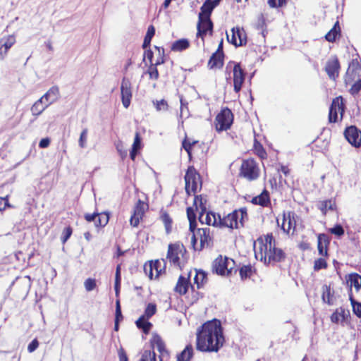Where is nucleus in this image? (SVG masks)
Returning a JSON list of instances; mask_svg holds the SVG:
<instances>
[{
	"mask_svg": "<svg viewBox=\"0 0 361 361\" xmlns=\"http://www.w3.org/2000/svg\"><path fill=\"white\" fill-rule=\"evenodd\" d=\"M214 7L211 4V0H206L202 6L200 8V12L198 16L199 20L200 22L202 19L206 18L207 24L212 27V20L210 19V16L212 14V11L214 10Z\"/></svg>",
	"mask_w": 361,
	"mask_h": 361,
	"instance_id": "obj_18",
	"label": "nucleus"
},
{
	"mask_svg": "<svg viewBox=\"0 0 361 361\" xmlns=\"http://www.w3.org/2000/svg\"><path fill=\"white\" fill-rule=\"evenodd\" d=\"M73 230L71 226L66 227L63 231L62 235L61 237V240L63 244H64L68 238L71 237L72 234Z\"/></svg>",
	"mask_w": 361,
	"mask_h": 361,
	"instance_id": "obj_50",
	"label": "nucleus"
},
{
	"mask_svg": "<svg viewBox=\"0 0 361 361\" xmlns=\"http://www.w3.org/2000/svg\"><path fill=\"white\" fill-rule=\"evenodd\" d=\"M187 216L188 221H195L196 220V214L195 210L192 207L187 208Z\"/></svg>",
	"mask_w": 361,
	"mask_h": 361,
	"instance_id": "obj_60",
	"label": "nucleus"
},
{
	"mask_svg": "<svg viewBox=\"0 0 361 361\" xmlns=\"http://www.w3.org/2000/svg\"><path fill=\"white\" fill-rule=\"evenodd\" d=\"M255 256L257 259L263 261L264 264L267 263V255L269 250V243L264 241L261 238L254 242Z\"/></svg>",
	"mask_w": 361,
	"mask_h": 361,
	"instance_id": "obj_12",
	"label": "nucleus"
},
{
	"mask_svg": "<svg viewBox=\"0 0 361 361\" xmlns=\"http://www.w3.org/2000/svg\"><path fill=\"white\" fill-rule=\"evenodd\" d=\"M157 349L161 353L165 351V346L164 342L161 341L160 338H157V339L155 341L154 343Z\"/></svg>",
	"mask_w": 361,
	"mask_h": 361,
	"instance_id": "obj_54",
	"label": "nucleus"
},
{
	"mask_svg": "<svg viewBox=\"0 0 361 361\" xmlns=\"http://www.w3.org/2000/svg\"><path fill=\"white\" fill-rule=\"evenodd\" d=\"M248 219L247 209L245 207L235 209L223 218L218 216L219 227L229 228L231 229L238 228L239 226L243 227L245 221Z\"/></svg>",
	"mask_w": 361,
	"mask_h": 361,
	"instance_id": "obj_2",
	"label": "nucleus"
},
{
	"mask_svg": "<svg viewBox=\"0 0 361 361\" xmlns=\"http://www.w3.org/2000/svg\"><path fill=\"white\" fill-rule=\"evenodd\" d=\"M141 147V139L137 133L134 139L132 149L139 150Z\"/></svg>",
	"mask_w": 361,
	"mask_h": 361,
	"instance_id": "obj_58",
	"label": "nucleus"
},
{
	"mask_svg": "<svg viewBox=\"0 0 361 361\" xmlns=\"http://www.w3.org/2000/svg\"><path fill=\"white\" fill-rule=\"evenodd\" d=\"M120 269H121V265L118 264L116 267L115 281H114V290H115L116 295H118V286H119V283H120V281H121Z\"/></svg>",
	"mask_w": 361,
	"mask_h": 361,
	"instance_id": "obj_48",
	"label": "nucleus"
},
{
	"mask_svg": "<svg viewBox=\"0 0 361 361\" xmlns=\"http://www.w3.org/2000/svg\"><path fill=\"white\" fill-rule=\"evenodd\" d=\"M270 202L269 195L268 191L264 190L260 195L255 197L252 200V203L262 207H266Z\"/></svg>",
	"mask_w": 361,
	"mask_h": 361,
	"instance_id": "obj_25",
	"label": "nucleus"
},
{
	"mask_svg": "<svg viewBox=\"0 0 361 361\" xmlns=\"http://www.w3.org/2000/svg\"><path fill=\"white\" fill-rule=\"evenodd\" d=\"M84 286L88 292L93 290L96 288V280L92 278L87 279L84 282Z\"/></svg>",
	"mask_w": 361,
	"mask_h": 361,
	"instance_id": "obj_46",
	"label": "nucleus"
},
{
	"mask_svg": "<svg viewBox=\"0 0 361 361\" xmlns=\"http://www.w3.org/2000/svg\"><path fill=\"white\" fill-rule=\"evenodd\" d=\"M336 207L335 202L332 200H326L320 202L319 209L323 214H326L328 209L334 210Z\"/></svg>",
	"mask_w": 361,
	"mask_h": 361,
	"instance_id": "obj_33",
	"label": "nucleus"
},
{
	"mask_svg": "<svg viewBox=\"0 0 361 361\" xmlns=\"http://www.w3.org/2000/svg\"><path fill=\"white\" fill-rule=\"evenodd\" d=\"M345 104L341 96L337 97L333 99L329 108V121L331 123H336L338 121V114L341 116L342 119L345 112Z\"/></svg>",
	"mask_w": 361,
	"mask_h": 361,
	"instance_id": "obj_6",
	"label": "nucleus"
},
{
	"mask_svg": "<svg viewBox=\"0 0 361 361\" xmlns=\"http://www.w3.org/2000/svg\"><path fill=\"white\" fill-rule=\"evenodd\" d=\"M15 42V39L13 37H9L7 40L1 43V47H4V53L6 54L8 50L13 46Z\"/></svg>",
	"mask_w": 361,
	"mask_h": 361,
	"instance_id": "obj_52",
	"label": "nucleus"
},
{
	"mask_svg": "<svg viewBox=\"0 0 361 361\" xmlns=\"http://www.w3.org/2000/svg\"><path fill=\"white\" fill-rule=\"evenodd\" d=\"M123 318L122 314H121V309L120 305L119 300H116V318L115 321L116 323H118L120 319Z\"/></svg>",
	"mask_w": 361,
	"mask_h": 361,
	"instance_id": "obj_53",
	"label": "nucleus"
},
{
	"mask_svg": "<svg viewBox=\"0 0 361 361\" xmlns=\"http://www.w3.org/2000/svg\"><path fill=\"white\" fill-rule=\"evenodd\" d=\"M225 341L221 323L213 319L203 324L197 331V350L218 352Z\"/></svg>",
	"mask_w": 361,
	"mask_h": 361,
	"instance_id": "obj_1",
	"label": "nucleus"
},
{
	"mask_svg": "<svg viewBox=\"0 0 361 361\" xmlns=\"http://www.w3.org/2000/svg\"><path fill=\"white\" fill-rule=\"evenodd\" d=\"M142 219V216H137V215L133 214L130 219V225L134 227L137 226L140 223V221Z\"/></svg>",
	"mask_w": 361,
	"mask_h": 361,
	"instance_id": "obj_56",
	"label": "nucleus"
},
{
	"mask_svg": "<svg viewBox=\"0 0 361 361\" xmlns=\"http://www.w3.org/2000/svg\"><path fill=\"white\" fill-rule=\"evenodd\" d=\"M325 287H326V290L324 291V293H323L322 300H324V302H326L329 305H331V302L330 301V288L326 286Z\"/></svg>",
	"mask_w": 361,
	"mask_h": 361,
	"instance_id": "obj_55",
	"label": "nucleus"
},
{
	"mask_svg": "<svg viewBox=\"0 0 361 361\" xmlns=\"http://www.w3.org/2000/svg\"><path fill=\"white\" fill-rule=\"evenodd\" d=\"M87 134H88L87 128H84L80 133L79 140H78V145L81 148H85L87 146Z\"/></svg>",
	"mask_w": 361,
	"mask_h": 361,
	"instance_id": "obj_42",
	"label": "nucleus"
},
{
	"mask_svg": "<svg viewBox=\"0 0 361 361\" xmlns=\"http://www.w3.org/2000/svg\"><path fill=\"white\" fill-rule=\"evenodd\" d=\"M157 66L152 63L149 68L148 73L150 79L157 80L159 78V71L157 70Z\"/></svg>",
	"mask_w": 361,
	"mask_h": 361,
	"instance_id": "obj_49",
	"label": "nucleus"
},
{
	"mask_svg": "<svg viewBox=\"0 0 361 361\" xmlns=\"http://www.w3.org/2000/svg\"><path fill=\"white\" fill-rule=\"evenodd\" d=\"M155 49L158 51V57L156 60V62L154 63L155 66H159L165 62L164 60V49L163 47H159L155 46Z\"/></svg>",
	"mask_w": 361,
	"mask_h": 361,
	"instance_id": "obj_44",
	"label": "nucleus"
},
{
	"mask_svg": "<svg viewBox=\"0 0 361 361\" xmlns=\"http://www.w3.org/2000/svg\"><path fill=\"white\" fill-rule=\"evenodd\" d=\"M190 274L191 272L188 274V278L183 276H179L176 286H175L174 288V290L176 293H178L180 295H185L187 293L188 286L190 285L188 279L190 278Z\"/></svg>",
	"mask_w": 361,
	"mask_h": 361,
	"instance_id": "obj_22",
	"label": "nucleus"
},
{
	"mask_svg": "<svg viewBox=\"0 0 361 361\" xmlns=\"http://www.w3.org/2000/svg\"><path fill=\"white\" fill-rule=\"evenodd\" d=\"M47 92L51 97V102L54 103L59 98V89L57 86L51 87Z\"/></svg>",
	"mask_w": 361,
	"mask_h": 361,
	"instance_id": "obj_43",
	"label": "nucleus"
},
{
	"mask_svg": "<svg viewBox=\"0 0 361 361\" xmlns=\"http://www.w3.org/2000/svg\"><path fill=\"white\" fill-rule=\"evenodd\" d=\"M161 220L164 224L166 233L169 234L172 230V219L170 217L169 214L166 212H164L161 216Z\"/></svg>",
	"mask_w": 361,
	"mask_h": 361,
	"instance_id": "obj_36",
	"label": "nucleus"
},
{
	"mask_svg": "<svg viewBox=\"0 0 361 361\" xmlns=\"http://www.w3.org/2000/svg\"><path fill=\"white\" fill-rule=\"evenodd\" d=\"M361 90V79L357 80L350 87V93L355 96L357 95Z\"/></svg>",
	"mask_w": 361,
	"mask_h": 361,
	"instance_id": "obj_51",
	"label": "nucleus"
},
{
	"mask_svg": "<svg viewBox=\"0 0 361 361\" xmlns=\"http://www.w3.org/2000/svg\"><path fill=\"white\" fill-rule=\"evenodd\" d=\"M152 39V37L146 33L145 38H144V42L142 44L143 49H146L150 46Z\"/></svg>",
	"mask_w": 361,
	"mask_h": 361,
	"instance_id": "obj_64",
	"label": "nucleus"
},
{
	"mask_svg": "<svg viewBox=\"0 0 361 361\" xmlns=\"http://www.w3.org/2000/svg\"><path fill=\"white\" fill-rule=\"evenodd\" d=\"M235 264L232 259L228 257L223 258L221 256L217 257L213 262V270L219 275H224L226 272L227 274L232 273V267L229 266Z\"/></svg>",
	"mask_w": 361,
	"mask_h": 361,
	"instance_id": "obj_8",
	"label": "nucleus"
},
{
	"mask_svg": "<svg viewBox=\"0 0 361 361\" xmlns=\"http://www.w3.org/2000/svg\"><path fill=\"white\" fill-rule=\"evenodd\" d=\"M329 232L331 234L341 237L344 235L345 231L341 224H336L329 229Z\"/></svg>",
	"mask_w": 361,
	"mask_h": 361,
	"instance_id": "obj_45",
	"label": "nucleus"
},
{
	"mask_svg": "<svg viewBox=\"0 0 361 361\" xmlns=\"http://www.w3.org/2000/svg\"><path fill=\"white\" fill-rule=\"evenodd\" d=\"M240 175L249 180L257 179L259 171L256 162L253 159L244 160L240 167Z\"/></svg>",
	"mask_w": 361,
	"mask_h": 361,
	"instance_id": "obj_7",
	"label": "nucleus"
},
{
	"mask_svg": "<svg viewBox=\"0 0 361 361\" xmlns=\"http://www.w3.org/2000/svg\"><path fill=\"white\" fill-rule=\"evenodd\" d=\"M153 104L158 111H166L168 110L169 105L164 99L153 101Z\"/></svg>",
	"mask_w": 361,
	"mask_h": 361,
	"instance_id": "obj_40",
	"label": "nucleus"
},
{
	"mask_svg": "<svg viewBox=\"0 0 361 361\" xmlns=\"http://www.w3.org/2000/svg\"><path fill=\"white\" fill-rule=\"evenodd\" d=\"M349 315V312L345 313L343 308L340 307L337 309L331 316V321L333 323H338L339 322H343L345 318Z\"/></svg>",
	"mask_w": 361,
	"mask_h": 361,
	"instance_id": "obj_28",
	"label": "nucleus"
},
{
	"mask_svg": "<svg viewBox=\"0 0 361 361\" xmlns=\"http://www.w3.org/2000/svg\"><path fill=\"white\" fill-rule=\"evenodd\" d=\"M193 355L192 345H188L185 349L177 355V361H189Z\"/></svg>",
	"mask_w": 361,
	"mask_h": 361,
	"instance_id": "obj_29",
	"label": "nucleus"
},
{
	"mask_svg": "<svg viewBox=\"0 0 361 361\" xmlns=\"http://www.w3.org/2000/svg\"><path fill=\"white\" fill-rule=\"evenodd\" d=\"M231 63L234 64L233 68V88L235 92H238L240 91L242 85L245 81V73L241 68L240 64L239 63H235L233 61H230L226 68H228V66Z\"/></svg>",
	"mask_w": 361,
	"mask_h": 361,
	"instance_id": "obj_10",
	"label": "nucleus"
},
{
	"mask_svg": "<svg viewBox=\"0 0 361 361\" xmlns=\"http://www.w3.org/2000/svg\"><path fill=\"white\" fill-rule=\"evenodd\" d=\"M197 234L200 236L201 247H209L212 244V236L210 234V228L205 227L199 228Z\"/></svg>",
	"mask_w": 361,
	"mask_h": 361,
	"instance_id": "obj_19",
	"label": "nucleus"
},
{
	"mask_svg": "<svg viewBox=\"0 0 361 361\" xmlns=\"http://www.w3.org/2000/svg\"><path fill=\"white\" fill-rule=\"evenodd\" d=\"M347 284L349 286L348 295L350 296L352 292L353 286L355 288L356 291H359L361 288V276L357 273L350 274L346 279Z\"/></svg>",
	"mask_w": 361,
	"mask_h": 361,
	"instance_id": "obj_20",
	"label": "nucleus"
},
{
	"mask_svg": "<svg viewBox=\"0 0 361 361\" xmlns=\"http://www.w3.org/2000/svg\"><path fill=\"white\" fill-rule=\"evenodd\" d=\"M145 204L144 202L139 200L135 207L133 214H136L137 216H143L144 213H145Z\"/></svg>",
	"mask_w": 361,
	"mask_h": 361,
	"instance_id": "obj_41",
	"label": "nucleus"
},
{
	"mask_svg": "<svg viewBox=\"0 0 361 361\" xmlns=\"http://www.w3.org/2000/svg\"><path fill=\"white\" fill-rule=\"evenodd\" d=\"M118 354L119 361H128V358L126 355V353L122 348H121L118 350Z\"/></svg>",
	"mask_w": 361,
	"mask_h": 361,
	"instance_id": "obj_62",
	"label": "nucleus"
},
{
	"mask_svg": "<svg viewBox=\"0 0 361 361\" xmlns=\"http://www.w3.org/2000/svg\"><path fill=\"white\" fill-rule=\"evenodd\" d=\"M252 271V267L250 264L243 266L239 270L240 278L244 280L250 277Z\"/></svg>",
	"mask_w": 361,
	"mask_h": 361,
	"instance_id": "obj_38",
	"label": "nucleus"
},
{
	"mask_svg": "<svg viewBox=\"0 0 361 361\" xmlns=\"http://www.w3.org/2000/svg\"><path fill=\"white\" fill-rule=\"evenodd\" d=\"M349 300L352 305L353 313L359 318L361 317V302L356 301L353 296V293L350 294Z\"/></svg>",
	"mask_w": 361,
	"mask_h": 361,
	"instance_id": "obj_35",
	"label": "nucleus"
},
{
	"mask_svg": "<svg viewBox=\"0 0 361 361\" xmlns=\"http://www.w3.org/2000/svg\"><path fill=\"white\" fill-rule=\"evenodd\" d=\"M121 97L123 106L129 107L132 99L131 83L128 79L123 78L121 85Z\"/></svg>",
	"mask_w": 361,
	"mask_h": 361,
	"instance_id": "obj_14",
	"label": "nucleus"
},
{
	"mask_svg": "<svg viewBox=\"0 0 361 361\" xmlns=\"http://www.w3.org/2000/svg\"><path fill=\"white\" fill-rule=\"evenodd\" d=\"M184 249L183 245L179 244H169L167 252V259L174 265L179 264V252Z\"/></svg>",
	"mask_w": 361,
	"mask_h": 361,
	"instance_id": "obj_16",
	"label": "nucleus"
},
{
	"mask_svg": "<svg viewBox=\"0 0 361 361\" xmlns=\"http://www.w3.org/2000/svg\"><path fill=\"white\" fill-rule=\"evenodd\" d=\"M197 28V36L201 37L203 39L204 36L207 34L208 31H209L211 33L212 32L213 23L212 22V27H209V25L207 24L206 18H202L201 22L200 20L198 19Z\"/></svg>",
	"mask_w": 361,
	"mask_h": 361,
	"instance_id": "obj_23",
	"label": "nucleus"
},
{
	"mask_svg": "<svg viewBox=\"0 0 361 361\" xmlns=\"http://www.w3.org/2000/svg\"><path fill=\"white\" fill-rule=\"evenodd\" d=\"M231 37H230L228 34L227 39L228 42L233 44L235 47H240L245 45L247 42L246 33L243 28L239 27H233L231 29Z\"/></svg>",
	"mask_w": 361,
	"mask_h": 361,
	"instance_id": "obj_11",
	"label": "nucleus"
},
{
	"mask_svg": "<svg viewBox=\"0 0 361 361\" xmlns=\"http://www.w3.org/2000/svg\"><path fill=\"white\" fill-rule=\"evenodd\" d=\"M295 216L296 215L293 212H283L281 228L285 233H288L292 228L295 229L296 225Z\"/></svg>",
	"mask_w": 361,
	"mask_h": 361,
	"instance_id": "obj_17",
	"label": "nucleus"
},
{
	"mask_svg": "<svg viewBox=\"0 0 361 361\" xmlns=\"http://www.w3.org/2000/svg\"><path fill=\"white\" fill-rule=\"evenodd\" d=\"M138 361H157L156 354L154 351L146 350L142 353L141 357ZM160 361H162V360L160 359Z\"/></svg>",
	"mask_w": 361,
	"mask_h": 361,
	"instance_id": "obj_37",
	"label": "nucleus"
},
{
	"mask_svg": "<svg viewBox=\"0 0 361 361\" xmlns=\"http://www.w3.org/2000/svg\"><path fill=\"white\" fill-rule=\"evenodd\" d=\"M265 241L269 243V250L268 252H267V264L271 262H280L284 261L286 257V255L282 249L276 247V240L274 238L272 233H269L265 235Z\"/></svg>",
	"mask_w": 361,
	"mask_h": 361,
	"instance_id": "obj_4",
	"label": "nucleus"
},
{
	"mask_svg": "<svg viewBox=\"0 0 361 361\" xmlns=\"http://www.w3.org/2000/svg\"><path fill=\"white\" fill-rule=\"evenodd\" d=\"M340 64L338 59L334 57L327 61L325 71L330 79L334 80L338 76Z\"/></svg>",
	"mask_w": 361,
	"mask_h": 361,
	"instance_id": "obj_15",
	"label": "nucleus"
},
{
	"mask_svg": "<svg viewBox=\"0 0 361 361\" xmlns=\"http://www.w3.org/2000/svg\"><path fill=\"white\" fill-rule=\"evenodd\" d=\"M327 267V263L324 258H319L314 261V271H319L322 269Z\"/></svg>",
	"mask_w": 361,
	"mask_h": 361,
	"instance_id": "obj_47",
	"label": "nucleus"
},
{
	"mask_svg": "<svg viewBox=\"0 0 361 361\" xmlns=\"http://www.w3.org/2000/svg\"><path fill=\"white\" fill-rule=\"evenodd\" d=\"M153 56H154L153 51L150 49H149L145 51L143 60L147 59V60H149V61L150 62V65H151L152 63H152Z\"/></svg>",
	"mask_w": 361,
	"mask_h": 361,
	"instance_id": "obj_61",
	"label": "nucleus"
},
{
	"mask_svg": "<svg viewBox=\"0 0 361 361\" xmlns=\"http://www.w3.org/2000/svg\"><path fill=\"white\" fill-rule=\"evenodd\" d=\"M340 32V27L338 22H336L334 27L326 34L325 39L328 42H334L337 35Z\"/></svg>",
	"mask_w": 361,
	"mask_h": 361,
	"instance_id": "obj_32",
	"label": "nucleus"
},
{
	"mask_svg": "<svg viewBox=\"0 0 361 361\" xmlns=\"http://www.w3.org/2000/svg\"><path fill=\"white\" fill-rule=\"evenodd\" d=\"M157 311V306L154 303H149L145 310V314L142 316H145L147 319H149L152 317Z\"/></svg>",
	"mask_w": 361,
	"mask_h": 361,
	"instance_id": "obj_39",
	"label": "nucleus"
},
{
	"mask_svg": "<svg viewBox=\"0 0 361 361\" xmlns=\"http://www.w3.org/2000/svg\"><path fill=\"white\" fill-rule=\"evenodd\" d=\"M194 283L197 285L199 289L207 281V274L202 270L195 269Z\"/></svg>",
	"mask_w": 361,
	"mask_h": 361,
	"instance_id": "obj_30",
	"label": "nucleus"
},
{
	"mask_svg": "<svg viewBox=\"0 0 361 361\" xmlns=\"http://www.w3.org/2000/svg\"><path fill=\"white\" fill-rule=\"evenodd\" d=\"M109 220V214L107 212L98 213L97 221L95 223L96 227H103L107 224Z\"/></svg>",
	"mask_w": 361,
	"mask_h": 361,
	"instance_id": "obj_34",
	"label": "nucleus"
},
{
	"mask_svg": "<svg viewBox=\"0 0 361 361\" xmlns=\"http://www.w3.org/2000/svg\"><path fill=\"white\" fill-rule=\"evenodd\" d=\"M344 136L351 145L355 147L361 145V131L357 127H348L344 131Z\"/></svg>",
	"mask_w": 361,
	"mask_h": 361,
	"instance_id": "obj_13",
	"label": "nucleus"
},
{
	"mask_svg": "<svg viewBox=\"0 0 361 361\" xmlns=\"http://www.w3.org/2000/svg\"><path fill=\"white\" fill-rule=\"evenodd\" d=\"M224 58L223 55L213 53L208 61L209 68H221L224 66Z\"/></svg>",
	"mask_w": 361,
	"mask_h": 361,
	"instance_id": "obj_24",
	"label": "nucleus"
},
{
	"mask_svg": "<svg viewBox=\"0 0 361 361\" xmlns=\"http://www.w3.org/2000/svg\"><path fill=\"white\" fill-rule=\"evenodd\" d=\"M97 214L98 213L86 214L85 215V219L88 222L94 221V223L95 224L97 221Z\"/></svg>",
	"mask_w": 361,
	"mask_h": 361,
	"instance_id": "obj_63",
	"label": "nucleus"
},
{
	"mask_svg": "<svg viewBox=\"0 0 361 361\" xmlns=\"http://www.w3.org/2000/svg\"><path fill=\"white\" fill-rule=\"evenodd\" d=\"M49 106V104L42 102V99H39L31 107V112L34 116L40 115L46 108Z\"/></svg>",
	"mask_w": 361,
	"mask_h": 361,
	"instance_id": "obj_26",
	"label": "nucleus"
},
{
	"mask_svg": "<svg viewBox=\"0 0 361 361\" xmlns=\"http://www.w3.org/2000/svg\"><path fill=\"white\" fill-rule=\"evenodd\" d=\"M190 46L189 41L187 39H180L175 41L171 47V49L173 51H181Z\"/></svg>",
	"mask_w": 361,
	"mask_h": 361,
	"instance_id": "obj_31",
	"label": "nucleus"
},
{
	"mask_svg": "<svg viewBox=\"0 0 361 361\" xmlns=\"http://www.w3.org/2000/svg\"><path fill=\"white\" fill-rule=\"evenodd\" d=\"M38 346L39 342L36 338H35L29 343L27 350L29 353H32L38 348Z\"/></svg>",
	"mask_w": 361,
	"mask_h": 361,
	"instance_id": "obj_57",
	"label": "nucleus"
},
{
	"mask_svg": "<svg viewBox=\"0 0 361 361\" xmlns=\"http://www.w3.org/2000/svg\"><path fill=\"white\" fill-rule=\"evenodd\" d=\"M197 204L200 205L201 211L199 212V221L201 224H206L207 225H212L213 226L219 227L218 216L220 214L212 212H206V207L204 205L202 198L201 196H195L194 199V204L196 209H198Z\"/></svg>",
	"mask_w": 361,
	"mask_h": 361,
	"instance_id": "obj_3",
	"label": "nucleus"
},
{
	"mask_svg": "<svg viewBox=\"0 0 361 361\" xmlns=\"http://www.w3.org/2000/svg\"><path fill=\"white\" fill-rule=\"evenodd\" d=\"M185 191L188 195L195 193L199 186H201L200 176L192 166L188 168L185 175Z\"/></svg>",
	"mask_w": 361,
	"mask_h": 361,
	"instance_id": "obj_5",
	"label": "nucleus"
},
{
	"mask_svg": "<svg viewBox=\"0 0 361 361\" xmlns=\"http://www.w3.org/2000/svg\"><path fill=\"white\" fill-rule=\"evenodd\" d=\"M216 128L218 131L226 130L233 122V114L228 109L221 110L216 118Z\"/></svg>",
	"mask_w": 361,
	"mask_h": 361,
	"instance_id": "obj_9",
	"label": "nucleus"
},
{
	"mask_svg": "<svg viewBox=\"0 0 361 361\" xmlns=\"http://www.w3.org/2000/svg\"><path fill=\"white\" fill-rule=\"evenodd\" d=\"M329 238L327 235L320 233L317 236V248L319 254L322 256H327V247L329 244Z\"/></svg>",
	"mask_w": 361,
	"mask_h": 361,
	"instance_id": "obj_21",
	"label": "nucleus"
},
{
	"mask_svg": "<svg viewBox=\"0 0 361 361\" xmlns=\"http://www.w3.org/2000/svg\"><path fill=\"white\" fill-rule=\"evenodd\" d=\"M195 142H192V143H190V142H187L186 140H184L183 141V143H182V145H183V147L184 148V149L187 152V153L188 154V156L190 157L191 156V149H192V145L193 144H195Z\"/></svg>",
	"mask_w": 361,
	"mask_h": 361,
	"instance_id": "obj_59",
	"label": "nucleus"
},
{
	"mask_svg": "<svg viewBox=\"0 0 361 361\" xmlns=\"http://www.w3.org/2000/svg\"><path fill=\"white\" fill-rule=\"evenodd\" d=\"M147 319L145 316H141L135 322L137 327L142 329L145 334L149 332L152 326V323L148 322Z\"/></svg>",
	"mask_w": 361,
	"mask_h": 361,
	"instance_id": "obj_27",
	"label": "nucleus"
}]
</instances>
